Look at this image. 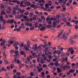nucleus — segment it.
<instances>
[{
  "mask_svg": "<svg viewBox=\"0 0 78 78\" xmlns=\"http://www.w3.org/2000/svg\"><path fill=\"white\" fill-rule=\"evenodd\" d=\"M61 39H63L65 41H66L67 40V36H66V33L64 32L61 37Z\"/></svg>",
  "mask_w": 78,
  "mask_h": 78,
  "instance_id": "nucleus-1",
  "label": "nucleus"
},
{
  "mask_svg": "<svg viewBox=\"0 0 78 78\" xmlns=\"http://www.w3.org/2000/svg\"><path fill=\"white\" fill-rule=\"evenodd\" d=\"M35 47L34 48V50L35 51H37V53H38V51H39L38 49H41V46H39L37 47V44H36L35 45Z\"/></svg>",
  "mask_w": 78,
  "mask_h": 78,
  "instance_id": "nucleus-2",
  "label": "nucleus"
},
{
  "mask_svg": "<svg viewBox=\"0 0 78 78\" xmlns=\"http://www.w3.org/2000/svg\"><path fill=\"white\" fill-rule=\"evenodd\" d=\"M25 4V5H27V1L25 0V1H22L21 2L20 4V6H23V7H25L26 6L25 5H23V4Z\"/></svg>",
  "mask_w": 78,
  "mask_h": 78,
  "instance_id": "nucleus-3",
  "label": "nucleus"
},
{
  "mask_svg": "<svg viewBox=\"0 0 78 78\" xmlns=\"http://www.w3.org/2000/svg\"><path fill=\"white\" fill-rule=\"evenodd\" d=\"M41 29H40V30H44L45 28V26H44V25H42L41 24H40L39 25V28H41Z\"/></svg>",
  "mask_w": 78,
  "mask_h": 78,
  "instance_id": "nucleus-4",
  "label": "nucleus"
},
{
  "mask_svg": "<svg viewBox=\"0 0 78 78\" xmlns=\"http://www.w3.org/2000/svg\"><path fill=\"white\" fill-rule=\"evenodd\" d=\"M69 44H71V45H73L74 44L76 43L75 41H72V39H70L69 40Z\"/></svg>",
  "mask_w": 78,
  "mask_h": 78,
  "instance_id": "nucleus-5",
  "label": "nucleus"
},
{
  "mask_svg": "<svg viewBox=\"0 0 78 78\" xmlns=\"http://www.w3.org/2000/svg\"><path fill=\"white\" fill-rule=\"evenodd\" d=\"M52 3H49V4H46L45 5V7L46 8H49V7L48 6H51Z\"/></svg>",
  "mask_w": 78,
  "mask_h": 78,
  "instance_id": "nucleus-6",
  "label": "nucleus"
},
{
  "mask_svg": "<svg viewBox=\"0 0 78 78\" xmlns=\"http://www.w3.org/2000/svg\"><path fill=\"white\" fill-rule=\"evenodd\" d=\"M5 42H6V41L5 40V39L3 40L2 42H1V45L2 46H3V45H4Z\"/></svg>",
  "mask_w": 78,
  "mask_h": 78,
  "instance_id": "nucleus-7",
  "label": "nucleus"
},
{
  "mask_svg": "<svg viewBox=\"0 0 78 78\" xmlns=\"http://www.w3.org/2000/svg\"><path fill=\"white\" fill-rule=\"evenodd\" d=\"M0 14L2 16H3V15H6V12H5L2 11L1 12Z\"/></svg>",
  "mask_w": 78,
  "mask_h": 78,
  "instance_id": "nucleus-8",
  "label": "nucleus"
},
{
  "mask_svg": "<svg viewBox=\"0 0 78 78\" xmlns=\"http://www.w3.org/2000/svg\"><path fill=\"white\" fill-rule=\"evenodd\" d=\"M57 26L56 23L55 22H53V23L52 27L53 28H55Z\"/></svg>",
  "mask_w": 78,
  "mask_h": 78,
  "instance_id": "nucleus-9",
  "label": "nucleus"
},
{
  "mask_svg": "<svg viewBox=\"0 0 78 78\" xmlns=\"http://www.w3.org/2000/svg\"><path fill=\"white\" fill-rule=\"evenodd\" d=\"M24 16L23 14H21L20 15H18L17 16V18H22V17H23Z\"/></svg>",
  "mask_w": 78,
  "mask_h": 78,
  "instance_id": "nucleus-10",
  "label": "nucleus"
},
{
  "mask_svg": "<svg viewBox=\"0 0 78 78\" xmlns=\"http://www.w3.org/2000/svg\"><path fill=\"white\" fill-rule=\"evenodd\" d=\"M19 12H20V13H24V11H25L24 9H22L21 10V9H19L18 10Z\"/></svg>",
  "mask_w": 78,
  "mask_h": 78,
  "instance_id": "nucleus-11",
  "label": "nucleus"
},
{
  "mask_svg": "<svg viewBox=\"0 0 78 78\" xmlns=\"http://www.w3.org/2000/svg\"><path fill=\"white\" fill-rule=\"evenodd\" d=\"M57 69V72H58V73H59L60 72H61L62 71V70L61 69H60V68H58Z\"/></svg>",
  "mask_w": 78,
  "mask_h": 78,
  "instance_id": "nucleus-12",
  "label": "nucleus"
},
{
  "mask_svg": "<svg viewBox=\"0 0 78 78\" xmlns=\"http://www.w3.org/2000/svg\"><path fill=\"white\" fill-rule=\"evenodd\" d=\"M53 21H55V22H56V23H58V22H59V20H56V19L55 18H53Z\"/></svg>",
  "mask_w": 78,
  "mask_h": 78,
  "instance_id": "nucleus-13",
  "label": "nucleus"
},
{
  "mask_svg": "<svg viewBox=\"0 0 78 78\" xmlns=\"http://www.w3.org/2000/svg\"><path fill=\"white\" fill-rule=\"evenodd\" d=\"M75 69H73L70 70L69 72L70 73H74V72H75Z\"/></svg>",
  "mask_w": 78,
  "mask_h": 78,
  "instance_id": "nucleus-14",
  "label": "nucleus"
},
{
  "mask_svg": "<svg viewBox=\"0 0 78 78\" xmlns=\"http://www.w3.org/2000/svg\"><path fill=\"white\" fill-rule=\"evenodd\" d=\"M68 60V58H67V57H66L65 58H64L63 59V62H67Z\"/></svg>",
  "mask_w": 78,
  "mask_h": 78,
  "instance_id": "nucleus-15",
  "label": "nucleus"
},
{
  "mask_svg": "<svg viewBox=\"0 0 78 78\" xmlns=\"http://www.w3.org/2000/svg\"><path fill=\"white\" fill-rule=\"evenodd\" d=\"M78 37V34H75V35L73 37L74 39H76L77 37Z\"/></svg>",
  "mask_w": 78,
  "mask_h": 78,
  "instance_id": "nucleus-16",
  "label": "nucleus"
},
{
  "mask_svg": "<svg viewBox=\"0 0 78 78\" xmlns=\"http://www.w3.org/2000/svg\"><path fill=\"white\" fill-rule=\"evenodd\" d=\"M27 46L28 48H30V41H29L27 42Z\"/></svg>",
  "mask_w": 78,
  "mask_h": 78,
  "instance_id": "nucleus-17",
  "label": "nucleus"
},
{
  "mask_svg": "<svg viewBox=\"0 0 78 78\" xmlns=\"http://www.w3.org/2000/svg\"><path fill=\"white\" fill-rule=\"evenodd\" d=\"M4 20V19H3V16H0V20L1 21H3Z\"/></svg>",
  "mask_w": 78,
  "mask_h": 78,
  "instance_id": "nucleus-18",
  "label": "nucleus"
},
{
  "mask_svg": "<svg viewBox=\"0 0 78 78\" xmlns=\"http://www.w3.org/2000/svg\"><path fill=\"white\" fill-rule=\"evenodd\" d=\"M49 54V55H51V53L50 51H49L48 52H46L45 53V55H48Z\"/></svg>",
  "mask_w": 78,
  "mask_h": 78,
  "instance_id": "nucleus-19",
  "label": "nucleus"
},
{
  "mask_svg": "<svg viewBox=\"0 0 78 78\" xmlns=\"http://www.w3.org/2000/svg\"><path fill=\"white\" fill-rule=\"evenodd\" d=\"M59 2V3H66V2H65L64 1V0H58Z\"/></svg>",
  "mask_w": 78,
  "mask_h": 78,
  "instance_id": "nucleus-20",
  "label": "nucleus"
},
{
  "mask_svg": "<svg viewBox=\"0 0 78 78\" xmlns=\"http://www.w3.org/2000/svg\"><path fill=\"white\" fill-rule=\"evenodd\" d=\"M55 65L56 67H58L59 66V65L58 64V61L55 62Z\"/></svg>",
  "mask_w": 78,
  "mask_h": 78,
  "instance_id": "nucleus-21",
  "label": "nucleus"
},
{
  "mask_svg": "<svg viewBox=\"0 0 78 78\" xmlns=\"http://www.w3.org/2000/svg\"><path fill=\"white\" fill-rule=\"evenodd\" d=\"M34 72H30V75H31V76H33L34 75Z\"/></svg>",
  "mask_w": 78,
  "mask_h": 78,
  "instance_id": "nucleus-22",
  "label": "nucleus"
},
{
  "mask_svg": "<svg viewBox=\"0 0 78 78\" xmlns=\"http://www.w3.org/2000/svg\"><path fill=\"white\" fill-rule=\"evenodd\" d=\"M42 70H43V69H42V68H41L38 69V70L39 72H41V71Z\"/></svg>",
  "mask_w": 78,
  "mask_h": 78,
  "instance_id": "nucleus-23",
  "label": "nucleus"
},
{
  "mask_svg": "<svg viewBox=\"0 0 78 78\" xmlns=\"http://www.w3.org/2000/svg\"><path fill=\"white\" fill-rule=\"evenodd\" d=\"M8 9H9V11H12V9H11V7H8Z\"/></svg>",
  "mask_w": 78,
  "mask_h": 78,
  "instance_id": "nucleus-24",
  "label": "nucleus"
},
{
  "mask_svg": "<svg viewBox=\"0 0 78 78\" xmlns=\"http://www.w3.org/2000/svg\"><path fill=\"white\" fill-rule=\"evenodd\" d=\"M3 56H4V57L5 58H6V56H7V55H6V54L5 53H3Z\"/></svg>",
  "mask_w": 78,
  "mask_h": 78,
  "instance_id": "nucleus-25",
  "label": "nucleus"
},
{
  "mask_svg": "<svg viewBox=\"0 0 78 78\" xmlns=\"http://www.w3.org/2000/svg\"><path fill=\"white\" fill-rule=\"evenodd\" d=\"M2 70L3 71H6V69H5V68H4V67H2Z\"/></svg>",
  "mask_w": 78,
  "mask_h": 78,
  "instance_id": "nucleus-26",
  "label": "nucleus"
},
{
  "mask_svg": "<svg viewBox=\"0 0 78 78\" xmlns=\"http://www.w3.org/2000/svg\"><path fill=\"white\" fill-rule=\"evenodd\" d=\"M66 10V8L65 7H64L63 8V10H61V11H63V12H64V11H65Z\"/></svg>",
  "mask_w": 78,
  "mask_h": 78,
  "instance_id": "nucleus-27",
  "label": "nucleus"
},
{
  "mask_svg": "<svg viewBox=\"0 0 78 78\" xmlns=\"http://www.w3.org/2000/svg\"><path fill=\"white\" fill-rule=\"evenodd\" d=\"M31 5V3H30V2H28L27 4V6H30Z\"/></svg>",
  "mask_w": 78,
  "mask_h": 78,
  "instance_id": "nucleus-28",
  "label": "nucleus"
},
{
  "mask_svg": "<svg viewBox=\"0 0 78 78\" xmlns=\"http://www.w3.org/2000/svg\"><path fill=\"white\" fill-rule=\"evenodd\" d=\"M21 25V27H22V28H25V26H24V24L23 23H22Z\"/></svg>",
  "mask_w": 78,
  "mask_h": 78,
  "instance_id": "nucleus-29",
  "label": "nucleus"
},
{
  "mask_svg": "<svg viewBox=\"0 0 78 78\" xmlns=\"http://www.w3.org/2000/svg\"><path fill=\"white\" fill-rule=\"evenodd\" d=\"M12 13L13 14H16V11L15 10H14L12 12Z\"/></svg>",
  "mask_w": 78,
  "mask_h": 78,
  "instance_id": "nucleus-30",
  "label": "nucleus"
},
{
  "mask_svg": "<svg viewBox=\"0 0 78 78\" xmlns=\"http://www.w3.org/2000/svg\"><path fill=\"white\" fill-rule=\"evenodd\" d=\"M73 50V48H69V51H71V50Z\"/></svg>",
  "mask_w": 78,
  "mask_h": 78,
  "instance_id": "nucleus-31",
  "label": "nucleus"
},
{
  "mask_svg": "<svg viewBox=\"0 0 78 78\" xmlns=\"http://www.w3.org/2000/svg\"><path fill=\"white\" fill-rule=\"evenodd\" d=\"M38 15H39V16H42V12H39L38 13Z\"/></svg>",
  "mask_w": 78,
  "mask_h": 78,
  "instance_id": "nucleus-32",
  "label": "nucleus"
},
{
  "mask_svg": "<svg viewBox=\"0 0 78 78\" xmlns=\"http://www.w3.org/2000/svg\"><path fill=\"white\" fill-rule=\"evenodd\" d=\"M67 67V65L66 66H64L63 68V70H66V68Z\"/></svg>",
  "mask_w": 78,
  "mask_h": 78,
  "instance_id": "nucleus-33",
  "label": "nucleus"
},
{
  "mask_svg": "<svg viewBox=\"0 0 78 78\" xmlns=\"http://www.w3.org/2000/svg\"><path fill=\"white\" fill-rule=\"evenodd\" d=\"M41 75L42 76V77H44V75H45V73H44L43 72H41Z\"/></svg>",
  "mask_w": 78,
  "mask_h": 78,
  "instance_id": "nucleus-34",
  "label": "nucleus"
},
{
  "mask_svg": "<svg viewBox=\"0 0 78 78\" xmlns=\"http://www.w3.org/2000/svg\"><path fill=\"white\" fill-rule=\"evenodd\" d=\"M21 55H25V52L23 51H21Z\"/></svg>",
  "mask_w": 78,
  "mask_h": 78,
  "instance_id": "nucleus-35",
  "label": "nucleus"
},
{
  "mask_svg": "<svg viewBox=\"0 0 78 78\" xmlns=\"http://www.w3.org/2000/svg\"><path fill=\"white\" fill-rule=\"evenodd\" d=\"M64 32V30H62V31H61V33L60 34L61 35Z\"/></svg>",
  "mask_w": 78,
  "mask_h": 78,
  "instance_id": "nucleus-36",
  "label": "nucleus"
},
{
  "mask_svg": "<svg viewBox=\"0 0 78 78\" xmlns=\"http://www.w3.org/2000/svg\"><path fill=\"white\" fill-rule=\"evenodd\" d=\"M51 27V25H47V28H50V27Z\"/></svg>",
  "mask_w": 78,
  "mask_h": 78,
  "instance_id": "nucleus-37",
  "label": "nucleus"
},
{
  "mask_svg": "<svg viewBox=\"0 0 78 78\" xmlns=\"http://www.w3.org/2000/svg\"><path fill=\"white\" fill-rule=\"evenodd\" d=\"M11 68L12 69L14 68V65L13 64H12L11 65Z\"/></svg>",
  "mask_w": 78,
  "mask_h": 78,
  "instance_id": "nucleus-38",
  "label": "nucleus"
},
{
  "mask_svg": "<svg viewBox=\"0 0 78 78\" xmlns=\"http://www.w3.org/2000/svg\"><path fill=\"white\" fill-rule=\"evenodd\" d=\"M45 50L46 51H49L48 50V48L46 47Z\"/></svg>",
  "mask_w": 78,
  "mask_h": 78,
  "instance_id": "nucleus-39",
  "label": "nucleus"
},
{
  "mask_svg": "<svg viewBox=\"0 0 78 78\" xmlns=\"http://www.w3.org/2000/svg\"><path fill=\"white\" fill-rule=\"evenodd\" d=\"M74 52V51H73V49L71 51V54L72 55L73 54V53Z\"/></svg>",
  "mask_w": 78,
  "mask_h": 78,
  "instance_id": "nucleus-40",
  "label": "nucleus"
},
{
  "mask_svg": "<svg viewBox=\"0 0 78 78\" xmlns=\"http://www.w3.org/2000/svg\"><path fill=\"white\" fill-rule=\"evenodd\" d=\"M45 10H47L48 11H51V9H49L47 10V8L45 9Z\"/></svg>",
  "mask_w": 78,
  "mask_h": 78,
  "instance_id": "nucleus-41",
  "label": "nucleus"
},
{
  "mask_svg": "<svg viewBox=\"0 0 78 78\" xmlns=\"http://www.w3.org/2000/svg\"><path fill=\"white\" fill-rule=\"evenodd\" d=\"M4 62L6 64H8V61L7 60H5L4 61Z\"/></svg>",
  "mask_w": 78,
  "mask_h": 78,
  "instance_id": "nucleus-42",
  "label": "nucleus"
},
{
  "mask_svg": "<svg viewBox=\"0 0 78 78\" xmlns=\"http://www.w3.org/2000/svg\"><path fill=\"white\" fill-rule=\"evenodd\" d=\"M21 73H16V75L17 76H20V75Z\"/></svg>",
  "mask_w": 78,
  "mask_h": 78,
  "instance_id": "nucleus-43",
  "label": "nucleus"
},
{
  "mask_svg": "<svg viewBox=\"0 0 78 78\" xmlns=\"http://www.w3.org/2000/svg\"><path fill=\"white\" fill-rule=\"evenodd\" d=\"M66 16H70V14H69V13L67 12H66Z\"/></svg>",
  "mask_w": 78,
  "mask_h": 78,
  "instance_id": "nucleus-44",
  "label": "nucleus"
},
{
  "mask_svg": "<svg viewBox=\"0 0 78 78\" xmlns=\"http://www.w3.org/2000/svg\"><path fill=\"white\" fill-rule=\"evenodd\" d=\"M61 25H58L57 27V28H61Z\"/></svg>",
  "mask_w": 78,
  "mask_h": 78,
  "instance_id": "nucleus-45",
  "label": "nucleus"
},
{
  "mask_svg": "<svg viewBox=\"0 0 78 78\" xmlns=\"http://www.w3.org/2000/svg\"><path fill=\"white\" fill-rule=\"evenodd\" d=\"M17 63H18V64H20V60H19V59H18L17 60Z\"/></svg>",
  "mask_w": 78,
  "mask_h": 78,
  "instance_id": "nucleus-46",
  "label": "nucleus"
},
{
  "mask_svg": "<svg viewBox=\"0 0 78 78\" xmlns=\"http://www.w3.org/2000/svg\"><path fill=\"white\" fill-rule=\"evenodd\" d=\"M37 19V18H36V17H34L32 18V20H36V19Z\"/></svg>",
  "mask_w": 78,
  "mask_h": 78,
  "instance_id": "nucleus-47",
  "label": "nucleus"
},
{
  "mask_svg": "<svg viewBox=\"0 0 78 78\" xmlns=\"http://www.w3.org/2000/svg\"><path fill=\"white\" fill-rule=\"evenodd\" d=\"M9 42H10V43L11 44H13V43H14V41L10 40L9 41Z\"/></svg>",
  "mask_w": 78,
  "mask_h": 78,
  "instance_id": "nucleus-48",
  "label": "nucleus"
},
{
  "mask_svg": "<svg viewBox=\"0 0 78 78\" xmlns=\"http://www.w3.org/2000/svg\"><path fill=\"white\" fill-rule=\"evenodd\" d=\"M35 6V5L34 4H32L30 5V7H32V8H34Z\"/></svg>",
  "mask_w": 78,
  "mask_h": 78,
  "instance_id": "nucleus-49",
  "label": "nucleus"
},
{
  "mask_svg": "<svg viewBox=\"0 0 78 78\" xmlns=\"http://www.w3.org/2000/svg\"><path fill=\"white\" fill-rule=\"evenodd\" d=\"M2 22H3L4 24H5L6 23V20H2Z\"/></svg>",
  "mask_w": 78,
  "mask_h": 78,
  "instance_id": "nucleus-50",
  "label": "nucleus"
},
{
  "mask_svg": "<svg viewBox=\"0 0 78 78\" xmlns=\"http://www.w3.org/2000/svg\"><path fill=\"white\" fill-rule=\"evenodd\" d=\"M7 22L8 23H9L11 22V20H8L7 21Z\"/></svg>",
  "mask_w": 78,
  "mask_h": 78,
  "instance_id": "nucleus-51",
  "label": "nucleus"
},
{
  "mask_svg": "<svg viewBox=\"0 0 78 78\" xmlns=\"http://www.w3.org/2000/svg\"><path fill=\"white\" fill-rule=\"evenodd\" d=\"M10 55L11 56H12L14 55V54L13 53H12V52H10Z\"/></svg>",
  "mask_w": 78,
  "mask_h": 78,
  "instance_id": "nucleus-52",
  "label": "nucleus"
},
{
  "mask_svg": "<svg viewBox=\"0 0 78 78\" xmlns=\"http://www.w3.org/2000/svg\"><path fill=\"white\" fill-rule=\"evenodd\" d=\"M48 58L49 59H51V58H52V56H51V55H49Z\"/></svg>",
  "mask_w": 78,
  "mask_h": 78,
  "instance_id": "nucleus-53",
  "label": "nucleus"
},
{
  "mask_svg": "<svg viewBox=\"0 0 78 78\" xmlns=\"http://www.w3.org/2000/svg\"><path fill=\"white\" fill-rule=\"evenodd\" d=\"M61 51H58V55H60V54H61Z\"/></svg>",
  "mask_w": 78,
  "mask_h": 78,
  "instance_id": "nucleus-54",
  "label": "nucleus"
},
{
  "mask_svg": "<svg viewBox=\"0 0 78 78\" xmlns=\"http://www.w3.org/2000/svg\"><path fill=\"white\" fill-rule=\"evenodd\" d=\"M15 44H17V45H20L19 43L17 41L16 42Z\"/></svg>",
  "mask_w": 78,
  "mask_h": 78,
  "instance_id": "nucleus-55",
  "label": "nucleus"
},
{
  "mask_svg": "<svg viewBox=\"0 0 78 78\" xmlns=\"http://www.w3.org/2000/svg\"><path fill=\"white\" fill-rule=\"evenodd\" d=\"M15 54H18V53H19V51H15Z\"/></svg>",
  "mask_w": 78,
  "mask_h": 78,
  "instance_id": "nucleus-56",
  "label": "nucleus"
},
{
  "mask_svg": "<svg viewBox=\"0 0 78 78\" xmlns=\"http://www.w3.org/2000/svg\"><path fill=\"white\" fill-rule=\"evenodd\" d=\"M41 18L43 19V20H45V18L44 16H41Z\"/></svg>",
  "mask_w": 78,
  "mask_h": 78,
  "instance_id": "nucleus-57",
  "label": "nucleus"
},
{
  "mask_svg": "<svg viewBox=\"0 0 78 78\" xmlns=\"http://www.w3.org/2000/svg\"><path fill=\"white\" fill-rule=\"evenodd\" d=\"M77 3V2H75V1L73 3V5H76Z\"/></svg>",
  "mask_w": 78,
  "mask_h": 78,
  "instance_id": "nucleus-58",
  "label": "nucleus"
},
{
  "mask_svg": "<svg viewBox=\"0 0 78 78\" xmlns=\"http://www.w3.org/2000/svg\"><path fill=\"white\" fill-rule=\"evenodd\" d=\"M43 67L45 68V67H47V65L45 64H44L43 66Z\"/></svg>",
  "mask_w": 78,
  "mask_h": 78,
  "instance_id": "nucleus-59",
  "label": "nucleus"
},
{
  "mask_svg": "<svg viewBox=\"0 0 78 78\" xmlns=\"http://www.w3.org/2000/svg\"><path fill=\"white\" fill-rule=\"evenodd\" d=\"M29 23H26V26H29Z\"/></svg>",
  "mask_w": 78,
  "mask_h": 78,
  "instance_id": "nucleus-60",
  "label": "nucleus"
},
{
  "mask_svg": "<svg viewBox=\"0 0 78 78\" xmlns=\"http://www.w3.org/2000/svg\"><path fill=\"white\" fill-rule=\"evenodd\" d=\"M57 53V52L56 51H55L53 52V53H54V54H56V53Z\"/></svg>",
  "mask_w": 78,
  "mask_h": 78,
  "instance_id": "nucleus-61",
  "label": "nucleus"
},
{
  "mask_svg": "<svg viewBox=\"0 0 78 78\" xmlns=\"http://www.w3.org/2000/svg\"><path fill=\"white\" fill-rule=\"evenodd\" d=\"M50 20V18L48 17L46 18V21H49Z\"/></svg>",
  "mask_w": 78,
  "mask_h": 78,
  "instance_id": "nucleus-62",
  "label": "nucleus"
},
{
  "mask_svg": "<svg viewBox=\"0 0 78 78\" xmlns=\"http://www.w3.org/2000/svg\"><path fill=\"white\" fill-rule=\"evenodd\" d=\"M17 0H14V1H12V2H13V3H16Z\"/></svg>",
  "mask_w": 78,
  "mask_h": 78,
  "instance_id": "nucleus-63",
  "label": "nucleus"
},
{
  "mask_svg": "<svg viewBox=\"0 0 78 78\" xmlns=\"http://www.w3.org/2000/svg\"><path fill=\"white\" fill-rule=\"evenodd\" d=\"M78 26L77 25H76L75 26V29L76 30L78 28Z\"/></svg>",
  "mask_w": 78,
  "mask_h": 78,
  "instance_id": "nucleus-64",
  "label": "nucleus"
}]
</instances>
